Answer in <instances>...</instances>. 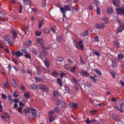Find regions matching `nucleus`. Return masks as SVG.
Listing matches in <instances>:
<instances>
[{"mask_svg": "<svg viewBox=\"0 0 124 124\" xmlns=\"http://www.w3.org/2000/svg\"><path fill=\"white\" fill-rule=\"evenodd\" d=\"M28 112L30 113V110L31 111V114L32 116L34 117H37V113L36 110L34 108H33L30 107L27 109Z\"/></svg>", "mask_w": 124, "mask_h": 124, "instance_id": "obj_1", "label": "nucleus"}, {"mask_svg": "<svg viewBox=\"0 0 124 124\" xmlns=\"http://www.w3.org/2000/svg\"><path fill=\"white\" fill-rule=\"evenodd\" d=\"M116 10L118 15H124V5L118 8H116Z\"/></svg>", "mask_w": 124, "mask_h": 124, "instance_id": "obj_2", "label": "nucleus"}, {"mask_svg": "<svg viewBox=\"0 0 124 124\" xmlns=\"http://www.w3.org/2000/svg\"><path fill=\"white\" fill-rule=\"evenodd\" d=\"M40 89L44 92H47L49 91V89L47 86L45 84H41L39 86Z\"/></svg>", "mask_w": 124, "mask_h": 124, "instance_id": "obj_3", "label": "nucleus"}, {"mask_svg": "<svg viewBox=\"0 0 124 124\" xmlns=\"http://www.w3.org/2000/svg\"><path fill=\"white\" fill-rule=\"evenodd\" d=\"M75 46L78 49L83 50L84 48L83 41L81 40H80L79 42Z\"/></svg>", "mask_w": 124, "mask_h": 124, "instance_id": "obj_4", "label": "nucleus"}, {"mask_svg": "<svg viewBox=\"0 0 124 124\" xmlns=\"http://www.w3.org/2000/svg\"><path fill=\"white\" fill-rule=\"evenodd\" d=\"M79 72L80 75L86 77H88L90 75L89 74L87 71H84L83 69H80L79 71Z\"/></svg>", "mask_w": 124, "mask_h": 124, "instance_id": "obj_5", "label": "nucleus"}, {"mask_svg": "<svg viewBox=\"0 0 124 124\" xmlns=\"http://www.w3.org/2000/svg\"><path fill=\"white\" fill-rule=\"evenodd\" d=\"M56 104L58 106H60L63 108H64L66 106V104L64 101L59 100L57 102Z\"/></svg>", "mask_w": 124, "mask_h": 124, "instance_id": "obj_6", "label": "nucleus"}, {"mask_svg": "<svg viewBox=\"0 0 124 124\" xmlns=\"http://www.w3.org/2000/svg\"><path fill=\"white\" fill-rule=\"evenodd\" d=\"M95 27L96 29H99L104 28L105 27V25L104 23H101V24H96L95 25Z\"/></svg>", "mask_w": 124, "mask_h": 124, "instance_id": "obj_7", "label": "nucleus"}, {"mask_svg": "<svg viewBox=\"0 0 124 124\" xmlns=\"http://www.w3.org/2000/svg\"><path fill=\"white\" fill-rule=\"evenodd\" d=\"M47 54V52L45 50L41 51L39 54V56L41 58L43 57L46 56Z\"/></svg>", "mask_w": 124, "mask_h": 124, "instance_id": "obj_8", "label": "nucleus"}, {"mask_svg": "<svg viewBox=\"0 0 124 124\" xmlns=\"http://www.w3.org/2000/svg\"><path fill=\"white\" fill-rule=\"evenodd\" d=\"M36 41L37 43L41 45L45 43V41L42 38H37L36 39Z\"/></svg>", "mask_w": 124, "mask_h": 124, "instance_id": "obj_9", "label": "nucleus"}, {"mask_svg": "<svg viewBox=\"0 0 124 124\" xmlns=\"http://www.w3.org/2000/svg\"><path fill=\"white\" fill-rule=\"evenodd\" d=\"M11 32L13 36V39H15L17 36V34L13 29L12 30Z\"/></svg>", "mask_w": 124, "mask_h": 124, "instance_id": "obj_10", "label": "nucleus"}, {"mask_svg": "<svg viewBox=\"0 0 124 124\" xmlns=\"http://www.w3.org/2000/svg\"><path fill=\"white\" fill-rule=\"evenodd\" d=\"M53 109L55 112L58 114L59 113L61 110V108L58 107H54Z\"/></svg>", "mask_w": 124, "mask_h": 124, "instance_id": "obj_11", "label": "nucleus"}, {"mask_svg": "<svg viewBox=\"0 0 124 124\" xmlns=\"http://www.w3.org/2000/svg\"><path fill=\"white\" fill-rule=\"evenodd\" d=\"M120 2L119 0H114L113 1V4L115 6H118L119 5Z\"/></svg>", "mask_w": 124, "mask_h": 124, "instance_id": "obj_12", "label": "nucleus"}, {"mask_svg": "<svg viewBox=\"0 0 124 124\" xmlns=\"http://www.w3.org/2000/svg\"><path fill=\"white\" fill-rule=\"evenodd\" d=\"M16 57L18 58L19 57L23 55V53H22L19 51H16Z\"/></svg>", "mask_w": 124, "mask_h": 124, "instance_id": "obj_13", "label": "nucleus"}, {"mask_svg": "<svg viewBox=\"0 0 124 124\" xmlns=\"http://www.w3.org/2000/svg\"><path fill=\"white\" fill-rule=\"evenodd\" d=\"M89 34L87 31H85L81 33V35L82 37H85Z\"/></svg>", "mask_w": 124, "mask_h": 124, "instance_id": "obj_14", "label": "nucleus"}, {"mask_svg": "<svg viewBox=\"0 0 124 124\" xmlns=\"http://www.w3.org/2000/svg\"><path fill=\"white\" fill-rule=\"evenodd\" d=\"M53 97L57 99L58 98V96H60L57 92L54 91L53 93Z\"/></svg>", "mask_w": 124, "mask_h": 124, "instance_id": "obj_15", "label": "nucleus"}, {"mask_svg": "<svg viewBox=\"0 0 124 124\" xmlns=\"http://www.w3.org/2000/svg\"><path fill=\"white\" fill-rule=\"evenodd\" d=\"M23 3L25 5H29L31 3V1L30 0H24Z\"/></svg>", "mask_w": 124, "mask_h": 124, "instance_id": "obj_16", "label": "nucleus"}, {"mask_svg": "<svg viewBox=\"0 0 124 124\" xmlns=\"http://www.w3.org/2000/svg\"><path fill=\"white\" fill-rule=\"evenodd\" d=\"M63 8L64 11H67L68 10H71L70 7L68 5H65Z\"/></svg>", "mask_w": 124, "mask_h": 124, "instance_id": "obj_17", "label": "nucleus"}, {"mask_svg": "<svg viewBox=\"0 0 124 124\" xmlns=\"http://www.w3.org/2000/svg\"><path fill=\"white\" fill-rule=\"evenodd\" d=\"M31 43V40L27 41L24 43V46H30Z\"/></svg>", "mask_w": 124, "mask_h": 124, "instance_id": "obj_18", "label": "nucleus"}, {"mask_svg": "<svg viewBox=\"0 0 124 124\" xmlns=\"http://www.w3.org/2000/svg\"><path fill=\"white\" fill-rule=\"evenodd\" d=\"M63 36L62 35H61L60 36L57 37L56 38L57 41L59 43L60 42L62 39Z\"/></svg>", "mask_w": 124, "mask_h": 124, "instance_id": "obj_19", "label": "nucleus"}, {"mask_svg": "<svg viewBox=\"0 0 124 124\" xmlns=\"http://www.w3.org/2000/svg\"><path fill=\"white\" fill-rule=\"evenodd\" d=\"M117 20L119 24V27H121L123 29L124 28V23H123L119 19H118Z\"/></svg>", "mask_w": 124, "mask_h": 124, "instance_id": "obj_20", "label": "nucleus"}, {"mask_svg": "<svg viewBox=\"0 0 124 124\" xmlns=\"http://www.w3.org/2000/svg\"><path fill=\"white\" fill-rule=\"evenodd\" d=\"M60 10L61 12L62 13L63 15V17H66L65 13L66 12L65 11H64L63 8H60Z\"/></svg>", "mask_w": 124, "mask_h": 124, "instance_id": "obj_21", "label": "nucleus"}, {"mask_svg": "<svg viewBox=\"0 0 124 124\" xmlns=\"http://www.w3.org/2000/svg\"><path fill=\"white\" fill-rule=\"evenodd\" d=\"M76 69V67L75 66H74L71 68L70 69V68L69 70L71 72L74 74L75 73Z\"/></svg>", "mask_w": 124, "mask_h": 124, "instance_id": "obj_22", "label": "nucleus"}, {"mask_svg": "<svg viewBox=\"0 0 124 124\" xmlns=\"http://www.w3.org/2000/svg\"><path fill=\"white\" fill-rule=\"evenodd\" d=\"M51 74L53 77H56L58 76V73L56 71H53Z\"/></svg>", "mask_w": 124, "mask_h": 124, "instance_id": "obj_23", "label": "nucleus"}, {"mask_svg": "<svg viewBox=\"0 0 124 124\" xmlns=\"http://www.w3.org/2000/svg\"><path fill=\"white\" fill-rule=\"evenodd\" d=\"M9 83L8 81H6L4 84V87L7 89L9 88Z\"/></svg>", "mask_w": 124, "mask_h": 124, "instance_id": "obj_24", "label": "nucleus"}, {"mask_svg": "<svg viewBox=\"0 0 124 124\" xmlns=\"http://www.w3.org/2000/svg\"><path fill=\"white\" fill-rule=\"evenodd\" d=\"M114 44L117 48H119V44L118 41L117 40L114 41Z\"/></svg>", "mask_w": 124, "mask_h": 124, "instance_id": "obj_25", "label": "nucleus"}, {"mask_svg": "<svg viewBox=\"0 0 124 124\" xmlns=\"http://www.w3.org/2000/svg\"><path fill=\"white\" fill-rule=\"evenodd\" d=\"M13 97H17L19 96V93L17 91H14L13 94Z\"/></svg>", "mask_w": 124, "mask_h": 124, "instance_id": "obj_26", "label": "nucleus"}, {"mask_svg": "<svg viewBox=\"0 0 124 124\" xmlns=\"http://www.w3.org/2000/svg\"><path fill=\"white\" fill-rule=\"evenodd\" d=\"M123 57L124 56L122 54H119L117 55L118 59L120 60L123 59Z\"/></svg>", "mask_w": 124, "mask_h": 124, "instance_id": "obj_27", "label": "nucleus"}, {"mask_svg": "<svg viewBox=\"0 0 124 124\" xmlns=\"http://www.w3.org/2000/svg\"><path fill=\"white\" fill-rule=\"evenodd\" d=\"M107 12L108 14H111L113 12V10L111 8H108L107 9Z\"/></svg>", "mask_w": 124, "mask_h": 124, "instance_id": "obj_28", "label": "nucleus"}, {"mask_svg": "<svg viewBox=\"0 0 124 124\" xmlns=\"http://www.w3.org/2000/svg\"><path fill=\"white\" fill-rule=\"evenodd\" d=\"M34 78L35 80L38 82L43 81V80L41 79L40 78L36 77H34Z\"/></svg>", "mask_w": 124, "mask_h": 124, "instance_id": "obj_29", "label": "nucleus"}, {"mask_svg": "<svg viewBox=\"0 0 124 124\" xmlns=\"http://www.w3.org/2000/svg\"><path fill=\"white\" fill-rule=\"evenodd\" d=\"M44 23L43 19H42L40 21L39 23L38 27L39 28L41 27L43 25V24Z\"/></svg>", "mask_w": 124, "mask_h": 124, "instance_id": "obj_30", "label": "nucleus"}, {"mask_svg": "<svg viewBox=\"0 0 124 124\" xmlns=\"http://www.w3.org/2000/svg\"><path fill=\"white\" fill-rule=\"evenodd\" d=\"M44 32L45 34L49 33L50 32V30L48 28H45L44 30Z\"/></svg>", "mask_w": 124, "mask_h": 124, "instance_id": "obj_31", "label": "nucleus"}, {"mask_svg": "<svg viewBox=\"0 0 124 124\" xmlns=\"http://www.w3.org/2000/svg\"><path fill=\"white\" fill-rule=\"evenodd\" d=\"M24 96L27 99H29L30 98L29 94L28 93H24Z\"/></svg>", "mask_w": 124, "mask_h": 124, "instance_id": "obj_32", "label": "nucleus"}, {"mask_svg": "<svg viewBox=\"0 0 124 124\" xmlns=\"http://www.w3.org/2000/svg\"><path fill=\"white\" fill-rule=\"evenodd\" d=\"M31 87L33 89H37L38 88V87L34 83L32 84Z\"/></svg>", "mask_w": 124, "mask_h": 124, "instance_id": "obj_33", "label": "nucleus"}, {"mask_svg": "<svg viewBox=\"0 0 124 124\" xmlns=\"http://www.w3.org/2000/svg\"><path fill=\"white\" fill-rule=\"evenodd\" d=\"M57 82L60 86H62V85L61 80L60 78H58L57 79Z\"/></svg>", "mask_w": 124, "mask_h": 124, "instance_id": "obj_34", "label": "nucleus"}, {"mask_svg": "<svg viewBox=\"0 0 124 124\" xmlns=\"http://www.w3.org/2000/svg\"><path fill=\"white\" fill-rule=\"evenodd\" d=\"M94 71L98 74L100 75H101L102 74L101 72L99 70L96 69H94Z\"/></svg>", "mask_w": 124, "mask_h": 124, "instance_id": "obj_35", "label": "nucleus"}, {"mask_svg": "<svg viewBox=\"0 0 124 124\" xmlns=\"http://www.w3.org/2000/svg\"><path fill=\"white\" fill-rule=\"evenodd\" d=\"M33 54H37L38 53V52L37 50L35 49H33L31 51Z\"/></svg>", "mask_w": 124, "mask_h": 124, "instance_id": "obj_36", "label": "nucleus"}, {"mask_svg": "<svg viewBox=\"0 0 124 124\" xmlns=\"http://www.w3.org/2000/svg\"><path fill=\"white\" fill-rule=\"evenodd\" d=\"M86 86L88 88H91L92 86L91 84L89 82H87L85 84Z\"/></svg>", "mask_w": 124, "mask_h": 124, "instance_id": "obj_37", "label": "nucleus"}, {"mask_svg": "<svg viewBox=\"0 0 124 124\" xmlns=\"http://www.w3.org/2000/svg\"><path fill=\"white\" fill-rule=\"evenodd\" d=\"M23 55L25 57L27 58H29L30 59H31V56L30 54L29 53H27L26 54Z\"/></svg>", "mask_w": 124, "mask_h": 124, "instance_id": "obj_38", "label": "nucleus"}, {"mask_svg": "<svg viewBox=\"0 0 124 124\" xmlns=\"http://www.w3.org/2000/svg\"><path fill=\"white\" fill-rule=\"evenodd\" d=\"M93 3L95 4L97 7H98V5L100 4V2L98 1V0H94L93 1Z\"/></svg>", "mask_w": 124, "mask_h": 124, "instance_id": "obj_39", "label": "nucleus"}, {"mask_svg": "<svg viewBox=\"0 0 124 124\" xmlns=\"http://www.w3.org/2000/svg\"><path fill=\"white\" fill-rule=\"evenodd\" d=\"M2 114H3L6 118H10V116L7 113L4 112Z\"/></svg>", "mask_w": 124, "mask_h": 124, "instance_id": "obj_40", "label": "nucleus"}, {"mask_svg": "<svg viewBox=\"0 0 124 124\" xmlns=\"http://www.w3.org/2000/svg\"><path fill=\"white\" fill-rule=\"evenodd\" d=\"M102 20L104 21L105 23H108V19L107 17H103Z\"/></svg>", "mask_w": 124, "mask_h": 124, "instance_id": "obj_41", "label": "nucleus"}, {"mask_svg": "<svg viewBox=\"0 0 124 124\" xmlns=\"http://www.w3.org/2000/svg\"><path fill=\"white\" fill-rule=\"evenodd\" d=\"M36 70H37V74L38 75H40L41 73V71L40 68H37Z\"/></svg>", "mask_w": 124, "mask_h": 124, "instance_id": "obj_42", "label": "nucleus"}, {"mask_svg": "<svg viewBox=\"0 0 124 124\" xmlns=\"http://www.w3.org/2000/svg\"><path fill=\"white\" fill-rule=\"evenodd\" d=\"M41 34V32L39 31H37L36 32V35L37 36H39Z\"/></svg>", "mask_w": 124, "mask_h": 124, "instance_id": "obj_43", "label": "nucleus"}, {"mask_svg": "<svg viewBox=\"0 0 124 124\" xmlns=\"http://www.w3.org/2000/svg\"><path fill=\"white\" fill-rule=\"evenodd\" d=\"M21 51L22 52L23 54H26L27 53V51L26 49L25 48H23L21 49Z\"/></svg>", "mask_w": 124, "mask_h": 124, "instance_id": "obj_44", "label": "nucleus"}, {"mask_svg": "<svg viewBox=\"0 0 124 124\" xmlns=\"http://www.w3.org/2000/svg\"><path fill=\"white\" fill-rule=\"evenodd\" d=\"M9 101L10 103V105H12L13 103V100L11 98V97H9Z\"/></svg>", "mask_w": 124, "mask_h": 124, "instance_id": "obj_45", "label": "nucleus"}, {"mask_svg": "<svg viewBox=\"0 0 124 124\" xmlns=\"http://www.w3.org/2000/svg\"><path fill=\"white\" fill-rule=\"evenodd\" d=\"M65 90L67 93H70V90L69 87L67 86L65 87Z\"/></svg>", "mask_w": 124, "mask_h": 124, "instance_id": "obj_46", "label": "nucleus"}, {"mask_svg": "<svg viewBox=\"0 0 124 124\" xmlns=\"http://www.w3.org/2000/svg\"><path fill=\"white\" fill-rule=\"evenodd\" d=\"M64 68L66 70H69L70 69V68L68 64H65L64 65Z\"/></svg>", "mask_w": 124, "mask_h": 124, "instance_id": "obj_47", "label": "nucleus"}, {"mask_svg": "<svg viewBox=\"0 0 124 124\" xmlns=\"http://www.w3.org/2000/svg\"><path fill=\"white\" fill-rule=\"evenodd\" d=\"M90 77L93 82L94 83L96 82V80L94 77L91 76H90Z\"/></svg>", "mask_w": 124, "mask_h": 124, "instance_id": "obj_48", "label": "nucleus"}, {"mask_svg": "<svg viewBox=\"0 0 124 124\" xmlns=\"http://www.w3.org/2000/svg\"><path fill=\"white\" fill-rule=\"evenodd\" d=\"M111 74L113 78H116V74L114 72H111Z\"/></svg>", "mask_w": 124, "mask_h": 124, "instance_id": "obj_49", "label": "nucleus"}, {"mask_svg": "<svg viewBox=\"0 0 124 124\" xmlns=\"http://www.w3.org/2000/svg\"><path fill=\"white\" fill-rule=\"evenodd\" d=\"M57 61L60 62H62L63 60V58L61 57H58L57 58Z\"/></svg>", "mask_w": 124, "mask_h": 124, "instance_id": "obj_50", "label": "nucleus"}, {"mask_svg": "<svg viewBox=\"0 0 124 124\" xmlns=\"http://www.w3.org/2000/svg\"><path fill=\"white\" fill-rule=\"evenodd\" d=\"M72 80L75 84V85H78V82L77 80L75 78H73L72 79Z\"/></svg>", "mask_w": 124, "mask_h": 124, "instance_id": "obj_51", "label": "nucleus"}, {"mask_svg": "<svg viewBox=\"0 0 124 124\" xmlns=\"http://www.w3.org/2000/svg\"><path fill=\"white\" fill-rule=\"evenodd\" d=\"M101 14V11L99 8L98 7H97V15H99Z\"/></svg>", "mask_w": 124, "mask_h": 124, "instance_id": "obj_52", "label": "nucleus"}, {"mask_svg": "<svg viewBox=\"0 0 124 124\" xmlns=\"http://www.w3.org/2000/svg\"><path fill=\"white\" fill-rule=\"evenodd\" d=\"M93 53L95 55L99 57V56L100 55V53H99L97 51H93Z\"/></svg>", "mask_w": 124, "mask_h": 124, "instance_id": "obj_53", "label": "nucleus"}, {"mask_svg": "<svg viewBox=\"0 0 124 124\" xmlns=\"http://www.w3.org/2000/svg\"><path fill=\"white\" fill-rule=\"evenodd\" d=\"M44 63L45 64L46 67L48 68L49 67L50 64L49 62H46V61H44Z\"/></svg>", "mask_w": 124, "mask_h": 124, "instance_id": "obj_54", "label": "nucleus"}, {"mask_svg": "<svg viewBox=\"0 0 124 124\" xmlns=\"http://www.w3.org/2000/svg\"><path fill=\"white\" fill-rule=\"evenodd\" d=\"M97 110H94L90 111V113L91 114H95L97 112Z\"/></svg>", "mask_w": 124, "mask_h": 124, "instance_id": "obj_55", "label": "nucleus"}, {"mask_svg": "<svg viewBox=\"0 0 124 124\" xmlns=\"http://www.w3.org/2000/svg\"><path fill=\"white\" fill-rule=\"evenodd\" d=\"M50 122H52L54 120V118L53 116H50L49 119Z\"/></svg>", "mask_w": 124, "mask_h": 124, "instance_id": "obj_56", "label": "nucleus"}, {"mask_svg": "<svg viewBox=\"0 0 124 124\" xmlns=\"http://www.w3.org/2000/svg\"><path fill=\"white\" fill-rule=\"evenodd\" d=\"M77 85H75L73 87L75 90L78 91L79 90V88L78 87Z\"/></svg>", "mask_w": 124, "mask_h": 124, "instance_id": "obj_57", "label": "nucleus"}, {"mask_svg": "<svg viewBox=\"0 0 124 124\" xmlns=\"http://www.w3.org/2000/svg\"><path fill=\"white\" fill-rule=\"evenodd\" d=\"M67 61L70 64H72L73 63V61L70 59H67Z\"/></svg>", "mask_w": 124, "mask_h": 124, "instance_id": "obj_58", "label": "nucleus"}, {"mask_svg": "<svg viewBox=\"0 0 124 124\" xmlns=\"http://www.w3.org/2000/svg\"><path fill=\"white\" fill-rule=\"evenodd\" d=\"M119 104L121 107H123V101L122 100H120L119 102Z\"/></svg>", "mask_w": 124, "mask_h": 124, "instance_id": "obj_59", "label": "nucleus"}, {"mask_svg": "<svg viewBox=\"0 0 124 124\" xmlns=\"http://www.w3.org/2000/svg\"><path fill=\"white\" fill-rule=\"evenodd\" d=\"M66 73H64L62 71V73L61 74H60V75L61 78H62L64 76H66Z\"/></svg>", "mask_w": 124, "mask_h": 124, "instance_id": "obj_60", "label": "nucleus"}, {"mask_svg": "<svg viewBox=\"0 0 124 124\" xmlns=\"http://www.w3.org/2000/svg\"><path fill=\"white\" fill-rule=\"evenodd\" d=\"M8 73L9 74H10V71L11 70V67L10 65V64H9L8 66Z\"/></svg>", "mask_w": 124, "mask_h": 124, "instance_id": "obj_61", "label": "nucleus"}, {"mask_svg": "<svg viewBox=\"0 0 124 124\" xmlns=\"http://www.w3.org/2000/svg\"><path fill=\"white\" fill-rule=\"evenodd\" d=\"M3 38L5 41H8L9 40V38L7 35H5L4 37Z\"/></svg>", "mask_w": 124, "mask_h": 124, "instance_id": "obj_62", "label": "nucleus"}, {"mask_svg": "<svg viewBox=\"0 0 124 124\" xmlns=\"http://www.w3.org/2000/svg\"><path fill=\"white\" fill-rule=\"evenodd\" d=\"M123 28H122L121 27H119V28L117 30V32L118 33L121 32L123 30Z\"/></svg>", "mask_w": 124, "mask_h": 124, "instance_id": "obj_63", "label": "nucleus"}, {"mask_svg": "<svg viewBox=\"0 0 124 124\" xmlns=\"http://www.w3.org/2000/svg\"><path fill=\"white\" fill-rule=\"evenodd\" d=\"M14 87V88H16L18 86V84L16 83V82L15 83H14L12 85Z\"/></svg>", "mask_w": 124, "mask_h": 124, "instance_id": "obj_64", "label": "nucleus"}]
</instances>
